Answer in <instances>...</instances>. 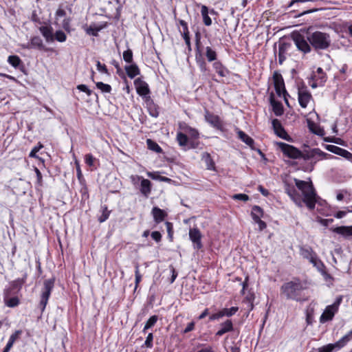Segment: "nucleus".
Returning <instances> with one entry per match:
<instances>
[{"label": "nucleus", "instance_id": "31", "mask_svg": "<svg viewBox=\"0 0 352 352\" xmlns=\"http://www.w3.org/2000/svg\"><path fill=\"white\" fill-rule=\"evenodd\" d=\"M202 160L204 162L206 168L210 170H215V164L212 159L211 155L208 153H204L202 154Z\"/></svg>", "mask_w": 352, "mask_h": 352}, {"label": "nucleus", "instance_id": "21", "mask_svg": "<svg viewBox=\"0 0 352 352\" xmlns=\"http://www.w3.org/2000/svg\"><path fill=\"white\" fill-rule=\"evenodd\" d=\"M201 52L204 57L206 56L208 62H213L217 59V52L210 46L204 47L201 45Z\"/></svg>", "mask_w": 352, "mask_h": 352}, {"label": "nucleus", "instance_id": "53", "mask_svg": "<svg viewBox=\"0 0 352 352\" xmlns=\"http://www.w3.org/2000/svg\"><path fill=\"white\" fill-rule=\"evenodd\" d=\"M43 147V146L41 144V143H38V145L35 146L32 149V151H30V154H29V157H34V158H37L38 156L36 155V153L39 151V150L41 148H42Z\"/></svg>", "mask_w": 352, "mask_h": 352}, {"label": "nucleus", "instance_id": "25", "mask_svg": "<svg viewBox=\"0 0 352 352\" xmlns=\"http://www.w3.org/2000/svg\"><path fill=\"white\" fill-rule=\"evenodd\" d=\"M335 233L340 234L345 238L352 236V226H338L331 229Z\"/></svg>", "mask_w": 352, "mask_h": 352}, {"label": "nucleus", "instance_id": "8", "mask_svg": "<svg viewBox=\"0 0 352 352\" xmlns=\"http://www.w3.org/2000/svg\"><path fill=\"white\" fill-rule=\"evenodd\" d=\"M273 80L276 94L279 97L283 96L286 104L289 106V102L287 100L289 94L285 89V82L282 75L278 72H274L273 74Z\"/></svg>", "mask_w": 352, "mask_h": 352}, {"label": "nucleus", "instance_id": "16", "mask_svg": "<svg viewBox=\"0 0 352 352\" xmlns=\"http://www.w3.org/2000/svg\"><path fill=\"white\" fill-rule=\"evenodd\" d=\"M273 129L275 133L280 138L285 140H290L291 138L287 134L285 129L283 127L280 121L277 119H274L272 122Z\"/></svg>", "mask_w": 352, "mask_h": 352}, {"label": "nucleus", "instance_id": "1", "mask_svg": "<svg viewBox=\"0 0 352 352\" xmlns=\"http://www.w3.org/2000/svg\"><path fill=\"white\" fill-rule=\"evenodd\" d=\"M294 182L301 192L302 198L297 192L294 183L288 180L283 182L285 192L298 206L301 207L302 203H305L309 210L314 209L318 197L311 182H305L294 178Z\"/></svg>", "mask_w": 352, "mask_h": 352}, {"label": "nucleus", "instance_id": "30", "mask_svg": "<svg viewBox=\"0 0 352 352\" xmlns=\"http://www.w3.org/2000/svg\"><path fill=\"white\" fill-rule=\"evenodd\" d=\"M124 69L126 72L127 76L133 79L140 73V69L135 63H132L129 65H126Z\"/></svg>", "mask_w": 352, "mask_h": 352}, {"label": "nucleus", "instance_id": "64", "mask_svg": "<svg viewBox=\"0 0 352 352\" xmlns=\"http://www.w3.org/2000/svg\"><path fill=\"white\" fill-rule=\"evenodd\" d=\"M197 352H214L212 347L211 346H208L204 348L201 349Z\"/></svg>", "mask_w": 352, "mask_h": 352}, {"label": "nucleus", "instance_id": "45", "mask_svg": "<svg viewBox=\"0 0 352 352\" xmlns=\"http://www.w3.org/2000/svg\"><path fill=\"white\" fill-rule=\"evenodd\" d=\"M96 85L102 93H110L112 89L111 85L103 83L102 82H98L96 83Z\"/></svg>", "mask_w": 352, "mask_h": 352}, {"label": "nucleus", "instance_id": "61", "mask_svg": "<svg viewBox=\"0 0 352 352\" xmlns=\"http://www.w3.org/2000/svg\"><path fill=\"white\" fill-rule=\"evenodd\" d=\"M311 154H312L311 155L312 156L318 155V157H324L326 155H327V153L322 152L319 148H314V149H313L312 151H311Z\"/></svg>", "mask_w": 352, "mask_h": 352}, {"label": "nucleus", "instance_id": "57", "mask_svg": "<svg viewBox=\"0 0 352 352\" xmlns=\"http://www.w3.org/2000/svg\"><path fill=\"white\" fill-rule=\"evenodd\" d=\"M179 23L182 28V31H180L182 34L184 35V34H189L187 23L182 19L179 21Z\"/></svg>", "mask_w": 352, "mask_h": 352}, {"label": "nucleus", "instance_id": "39", "mask_svg": "<svg viewBox=\"0 0 352 352\" xmlns=\"http://www.w3.org/2000/svg\"><path fill=\"white\" fill-rule=\"evenodd\" d=\"M263 214V209L258 206H254L252 209L251 215L254 221L260 219Z\"/></svg>", "mask_w": 352, "mask_h": 352}, {"label": "nucleus", "instance_id": "19", "mask_svg": "<svg viewBox=\"0 0 352 352\" xmlns=\"http://www.w3.org/2000/svg\"><path fill=\"white\" fill-rule=\"evenodd\" d=\"M233 330L234 327L232 321L228 319L224 322L220 324L219 329L217 331L216 336L220 337L226 333L232 331Z\"/></svg>", "mask_w": 352, "mask_h": 352}, {"label": "nucleus", "instance_id": "20", "mask_svg": "<svg viewBox=\"0 0 352 352\" xmlns=\"http://www.w3.org/2000/svg\"><path fill=\"white\" fill-rule=\"evenodd\" d=\"M27 278L28 274L25 272L21 278L10 281L9 283V286L11 287V289L19 292L21 290L23 285L25 283Z\"/></svg>", "mask_w": 352, "mask_h": 352}, {"label": "nucleus", "instance_id": "28", "mask_svg": "<svg viewBox=\"0 0 352 352\" xmlns=\"http://www.w3.org/2000/svg\"><path fill=\"white\" fill-rule=\"evenodd\" d=\"M212 67L221 77H226L229 74L228 69L220 61L214 60L212 63Z\"/></svg>", "mask_w": 352, "mask_h": 352}, {"label": "nucleus", "instance_id": "35", "mask_svg": "<svg viewBox=\"0 0 352 352\" xmlns=\"http://www.w3.org/2000/svg\"><path fill=\"white\" fill-rule=\"evenodd\" d=\"M8 62L14 68H19L23 66V62L21 58L16 55H11L8 58Z\"/></svg>", "mask_w": 352, "mask_h": 352}, {"label": "nucleus", "instance_id": "41", "mask_svg": "<svg viewBox=\"0 0 352 352\" xmlns=\"http://www.w3.org/2000/svg\"><path fill=\"white\" fill-rule=\"evenodd\" d=\"M157 320H158L157 316L153 315V316H151L148 318V320L146 321V322L143 328L142 332L144 333H145L148 329L152 328L156 324Z\"/></svg>", "mask_w": 352, "mask_h": 352}, {"label": "nucleus", "instance_id": "50", "mask_svg": "<svg viewBox=\"0 0 352 352\" xmlns=\"http://www.w3.org/2000/svg\"><path fill=\"white\" fill-rule=\"evenodd\" d=\"M54 38L58 42L62 43V42H64L66 41L67 36L63 31L58 30L56 32L55 34L54 35Z\"/></svg>", "mask_w": 352, "mask_h": 352}, {"label": "nucleus", "instance_id": "11", "mask_svg": "<svg viewBox=\"0 0 352 352\" xmlns=\"http://www.w3.org/2000/svg\"><path fill=\"white\" fill-rule=\"evenodd\" d=\"M340 300L341 299H339L332 305H328L325 308L324 312L320 317V322L321 323H325L326 322L330 321L333 319L335 314L338 310V307L340 303Z\"/></svg>", "mask_w": 352, "mask_h": 352}, {"label": "nucleus", "instance_id": "40", "mask_svg": "<svg viewBox=\"0 0 352 352\" xmlns=\"http://www.w3.org/2000/svg\"><path fill=\"white\" fill-rule=\"evenodd\" d=\"M146 144H147V147H148V148L149 150L155 151L157 153H162V148L155 141H153V140H152L151 139H147L146 140Z\"/></svg>", "mask_w": 352, "mask_h": 352}, {"label": "nucleus", "instance_id": "3", "mask_svg": "<svg viewBox=\"0 0 352 352\" xmlns=\"http://www.w3.org/2000/svg\"><path fill=\"white\" fill-rule=\"evenodd\" d=\"M310 45L315 50H325L331 45V40L329 34L316 31L307 35Z\"/></svg>", "mask_w": 352, "mask_h": 352}, {"label": "nucleus", "instance_id": "32", "mask_svg": "<svg viewBox=\"0 0 352 352\" xmlns=\"http://www.w3.org/2000/svg\"><path fill=\"white\" fill-rule=\"evenodd\" d=\"M323 275L327 274L325 271V265L321 261L320 259L318 258L317 255L314 256V258L309 261Z\"/></svg>", "mask_w": 352, "mask_h": 352}, {"label": "nucleus", "instance_id": "36", "mask_svg": "<svg viewBox=\"0 0 352 352\" xmlns=\"http://www.w3.org/2000/svg\"><path fill=\"white\" fill-rule=\"evenodd\" d=\"M101 214L98 217V220L100 223H103L109 217L111 210H108L106 205L101 206L100 208Z\"/></svg>", "mask_w": 352, "mask_h": 352}, {"label": "nucleus", "instance_id": "23", "mask_svg": "<svg viewBox=\"0 0 352 352\" xmlns=\"http://www.w3.org/2000/svg\"><path fill=\"white\" fill-rule=\"evenodd\" d=\"M39 30L47 42H52L54 40L53 28L50 25L41 26Z\"/></svg>", "mask_w": 352, "mask_h": 352}, {"label": "nucleus", "instance_id": "13", "mask_svg": "<svg viewBox=\"0 0 352 352\" xmlns=\"http://www.w3.org/2000/svg\"><path fill=\"white\" fill-rule=\"evenodd\" d=\"M205 120L212 127L222 131L223 130V123L221 120L220 118L210 113L209 111L206 110L204 114Z\"/></svg>", "mask_w": 352, "mask_h": 352}, {"label": "nucleus", "instance_id": "12", "mask_svg": "<svg viewBox=\"0 0 352 352\" xmlns=\"http://www.w3.org/2000/svg\"><path fill=\"white\" fill-rule=\"evenodd\" d=\"M298 99L302 108H306L311 99H312L311 94L304 85L298 89Z\"/></svg>", "mask_w": 352, "mask_h": 352}, {"label": "nucleus", "instance_id": "55", "mask_svg": "<svg viewBox=\"0 0 352 352\" xmlns=\"http://www.w3.org/2000/svg\"><path fill=\"white\" fill-rule=\"evenodd\" d=\"M96 67L99 72L109 75L106 65L104 64H102L99 60L96 61Z\"/></svg>", "mask_w": 352, "mask_h": 352}, {"label": "nucleus", "instance_id": "37", "mask_svg": "<svg viewBox=\"0 0 352 352\" xmlns=\"http://www.w3.org/2000/svg\"><path fill=\"white\" fill-rule=\"evenodd\" d=\"M201 13L204 24L206 26H210L212 24V20L208 16V8L206 6H201Z\"/></svg>", "mask_w": 352, "mask_h": 352}, {"label": "nucleus", "instance_id": "60", "mask_svg": "<svg viewBox=\"0 0 352 352\" xmlns=\"http://www.w3.org/2000/svg\"><path fill=\"white\" fill-rule=\"evenodd\" d=\"M151 236L153 240L159 243L162 240V234L158 231H153L151 232Z\"/></svg>", "mask_w": 352, "mask_h": 352}, {"label": "nucleus", "instance_id": "54", "mask_svg": "<svg viewBox=\"0 0 352 352\" xmlns=\"http://www.w3.org/2000/svg\"><path fill=\"white\" fill-rule=\"evenodd\" d=\"M224 317V314H223V309L219 310L218 312L217 313H214L212 315L210 316L209 317V320L210 321H212V320H219L220 318Z\"/></svg>", "mask_w": 352, "mask_h": 352}, {"label": "nucleus", "instance_id": "43", "mask_svg": "<svg viewBox=\"0 0 352 352\" xmlns=\"http://www.w3.org/2000/svg\"><path fill=\"white\" fill-rule=\"evenodd\" d=\"M148 111L151 116L153 118H157L159 116V108L153 102L148 104Z\"/></svg>", "mask_w": 352, "mask_h": 352}, {"label": "nucleus", "instance_id": "52", "mask_svg": "<svg viewBox=\"0 0 352 352\" xmlns=\"http://www.w3.org/2000/svg\"><path fill=\"white\" fill-rule=\"evenodd\" d=\"M135 289H136L138 286V285H139V283H140V281L142 280V275L140 273L139 265L138 264L135 265Z\"/></svg>", "mask_w": 352, "mask_h": 352}, {"label": "nucleus", "instance_id": "59", "mask_svg": "<svg viewBox=\"0 0 352 352\" xmlns=\"http://www.w3.org/2000/svg\"><path fill=\"white\" fill-rule=\"evenodd\" d=\"M233 199H234L243 201H248L249 199V197H248V195H247L245 194L240 193V194H235V195H233Z\"/></svg>", "mask_w": 352, "mask_h": 352}, {"label": "nucleus", "instance_id": "18", "mask_svg": "<svg viewBox=\"0 0 352 352\" xmlns=\"http://www.w3.org/2000/svg\"><path fill=\"white\" fill-rule=\"evenodd\" d=\"M270 102L272 107V110L276 116H280L283 114V106L279 101H276L274 98V94L272 92L270 95Z\"/></svg>", "mask_w": 352, "mask_h": 352}, {"label": "nucleus", "instance_id": "22", "mask_svg": "<svg viewBox=\"0 0 352 352\" xmlns=\"http://www.w3.org/2000/svg\"><path fill=\"white\" fill-rule=\"evenodd\" d=\"M290 45L289 43L282 42L280 43L278 45V63L280 65H282L283 62L286 59L285 54H287V50L289 48Z\"/></svg>", "mask_w": 352, "mask_h": 352}, {"label": "nucleus", "instance_id": "42", "mask_svg": "<svg viewBox=\"0 0 352 352\" xmlns=\"http://www.w3.org/2000/svg\"><path fill=\"white\" fill-rule=\"evenodd\" d=\"M32 48L43 50L44 47L42 39L39 36H34L30 40Z\"/></svg>", "mask_w": 352, "mask_h": 352}, {"label": "nucleus", "instance_id": "17", "mask_svg": "<svg viewBox=\"0 0 352 352\" xmlns=\"http://www.w3.org/2000/svg\"><path fill=\"white\" fill-rule=\"evenodd\" d=\"M327 148L330 152L342 156L349 161L352 162V153L347 150L334 145H328Z\"/></svg>", "mask_w": 352, "mask_h": 352}, {"label": "nucleus", "instance_id": "14", "mask_svg": "<svg viewBox=\"0 0 352 352\" xmlns=\"http://www.w3.org/2000/svg\"><path fill=\"white\" fill-rule=\"evenodd\" d=\"M201 233L197 228H190L189 230V238L193 243L195 249L200 250L202 247Z\"/></svg>", "mask_w": 352, "mask_h": 352}, {"label": "nucleus", "instance_id": "58", "mask_svg": "<svg viewBox=\"0 0 352 352\" xmlns=\"http://www.w3.org/2000/svg\"><path fill=\"white\" fill-rule=\"evenodd\" d=\"M165 225H166V230H167V232H168V236L170 240H172V239H173V224L170 222L166 221L165 223Z\"/></svg>", "mask_w": 352, "mask_h": 352}, {"label": "nucleus", "instance_id": "10", "mask_svg": "<svg viewBox=\"0 0 352 352\" xmlns=\"http://www.w3.org/2000/svg\"><path fill=\"white\" fill-rule=\"evenodd\" d=\"M292 38L298 50L305 54L311 52V46L309 42H307V37L305 38V36L300 33L294 32L292 34Z\"/></svg>", "mask_w": 352, "mask_h": 352}, {"label": "nucleus", "instance_id": "26", "mask_svg": "<svg viewBox=\"0 0 352 352\" xmlns=\"http://www.w3.org/2000/svg\"><path fill=\"white\" fill-rule=\"evenodd\" d=\"M310 80L314 81H320V85H322L327 80L326 74L321 67H318L316 72L311 76Z\"/></svg>", "mask_w": 352, "mask_h": 352}, {"label": "nucleus", "instance_id": "44", "mask_svg": "<svg viewBox=\"0 0 352 352\" xmlns=\"http://www.w3.org/2000/svg\"><path fill=\"white\" fill-rule=\"evenodd\" d=\"M177 140L178 144L181 146H185L187 145L188 138V136L182 132H178L177 134Z\"/></svg>", "mask_w": 352, "mask_h": 352}, {"label": "nucleus", "instance_id": "51", "mask_svg": "<svg viewBox=\"0 0 352 352\" xmlns=\"http://www.w3.org/2000/svg\"><path fill=\"white\" fill-rule=\"evenodd\" d=\"M96 161V158L93 156L92 154L88 153L85 156V162L87 165L90 167H92L94 164V162Z\"/></svg>", "mask_w": 352, "mask_h": 352}, {"label": "nucleus", "instance_id": "9", "mask_svg": "<svg viewBox=\"0 0 352 352\" xmlns=\"http://www.w3.org/2000/svg\"><path fill=\"white\" fill-rule=\"evenodd\" d=\"M352 338V329L341 339L333 344H329L318 349L319 352H333L344 346Z\"/></svg>", "mask_w": 352, "mask_h": 352}, {"label": "nucleus", "instance_id": "62", "mask_svg": "<svg viewBox=\"0 0 352 352\" xmlns=\"http://www.w3.org/2000/svg\"><path fill=\"white\" fill-rule=\"evenodd\" d=\"M195 329V322H189L186 327L183 330V333H187Z\"/></svg>", "mask_w": 352, "mask_h": 352}, {"label": "nucleus", "instance_id": "47", "mask_svg": "<svg viewBox=\"0 0 352 352\" xmlns=\"http://www.w3.org/2000/svg\"><path fill=\"white\" fill-rule=\"evenodd\" d=\"M239 310L238 307H232L230 308H223V314L224 316L226 317H231L234 316Z\"/></svg>", "mask_w": 352, "mask_h": 352}, {"label": "nucleus", "instance_id": "6", "mask_svg": "<svg viewBox=\"0 0 352 352\" xmlns=\"http://www.w3.org/2000/svg\"><path fill=\"white\" fill-rule=\"evenodd\" d=\"M195 60L196 63L198 65L200 72L202 73V75L205 77H207L208 75L209 69L207 66V63L204 58V54L201 52V43L200 41V38L199 34H196V43H195Z\"/></svg>", "mask_w": 352, "mask_h": 352}, {"label": "nucleus", "instance_id": "56", "mask_svg": "<svg viewBox=\"0 0 352 352\" xmlns=\"http://www.w3.org/2000/svg\"><path fill=\"white\" fill-rule=\"evenodd\" d=\"M77 89L80 91L86 93L88 96H91L92 94V91L85 85H79L77 86Z\"/></svg>", "mask_w": 352, "mask_h": 352}, {"label": "nucleus", "instance_id": "49", "mask_svg": "<svg viewBox=\"0 0 352 352\" xmlns=\"http://www.w3.org/2000/svg\"><path fill=\"white\" fill-rule=\"evenodd\" d=\"M153 333H149L146 338V340H145L144 344L142 345V347L151 349L153 346Z\"/></svg>", "mask_w": 352, "mask_h": 352}, {"label": "nucleus", "instance_id": "63", "mask_svg": "<svg viewBox=\"0 0 352 352\" xmlns=\"http://www.w3.org/2000/svg\"><path fill=\"white\" fill-rule=\"evenodd\" d=\"M182 36L185 41V43L188 46V50L190 51L191 50V45H190V38L189 36V34H184V35H182Z\"/></svg>", "mask_w": 352, "mask_h": 352}, {"label": "nucleus", "instance_id": "38", "mask_svg": "<svg viewBox=\"0 0 352 352\" xmlns=\"http://www.w3.org/2000/svg\"><path fill=\"white\" fill-rule=\"evenodd\" d=\"M22 334L21 330H16L14 333H13L9 338L8 342L6 346L7 349H10L14 342L19 338L20 336Z\"/></svg>", "mask_w": 352, "mask_h": 352}, {"label": "nucleus", "instance_id": "24", "mask_svg": "<svg viewBox=\"0 0 352 352\" xmlns=\"http://www.w3.org/2000/svg\"><path fill=\"white\" fill-rule=\"evenodd\" d=\"M151 213L156 223L163 221L167 215L164 210L158 207H153Z\"/></svg>", "mask_w": 352, "mask_h": 352}, {"label": "nucleus", "instance_id": "2", "mask_svg": "<svg viewBox=\"0 0 352 352\" xmlns=\"http://www.w3.org/2000/svg\"><path fill=\"white\" fill-rule=\"evenodd\" d=\"M305 289L302 282L299 278H294L284 283L280 287V292L287 299L300 301L301 293Z\"/></svg>", "mask_w": 352, "mask_h": 352}, {"label": "nucleus", "instance_id": "34", "mask_svg": "<svg viewBox=\"0 0 352 352\" xmlns=\"http://www.w3.org/2000/svg\"><path fill=\"white\" fill-rule=\"evenodd\" d=\"M237 134H238L239 138L242 142L245 143L247 145H248L250 147H252L254 145V140L251 137H250L248 135H247L245 132L239 130L237 132Z\"/></svg>", "mask_w": 352, "mask_h": 352}, {"label": "nucleus", "instance_id": "15", "mask_svg": "<svg viewBox=\"0 0 352 352\" xmlns=\"http://www.w3.org/2000/svg\"><path fill=\"white\" fill-rule=\"evenodd\" d=\"M134 85L138 94L140 96H146L150 94L151 91L148 85L140 78H138L134 80Z\"/></svg>", "mask_w": 352, "mask_h": 352}, {"label": "nucleus", "instance_id": "29", "mask_svg": "<svg viewBox=\"0 0 352 352\" xmlns=\"http://www.w3.org/2000/svg\"><path fill=\"white\" fill-rule=\"evenodd\" d=\"M300 255L309 261L314 258V256H316L317 254L312 250L311 247L309 246H303L300 248Z\"/></svg>", "mask_w": 352, "mask_h": 352}, {"label": "nucleus", "instance_id": "5", "mask_svg": "<svg viewBox=\"0 0 352 352\" xmlns=\"http://www.w3.org/2000/svg\"><path fill=\"white\" fill-rule=\"evenodd\" d=\"M55 283V278L52 277L51 278L45 280L43 282V285L41 290V300L39 303V307L41 309V312H43L46 305L48 302V300L50 297L52 291L54 289Z\"/></svg>", "mask_w": 352, "mask_h": 352}, {"label": "nucleus", "instance_id": "46", "mask_svg": "<svg viewBox=\"0 0 352 352\" xmlns=\"http://www.w3.org/2000/svg\"><path fill=\"white\" fill-rule=\"evenodd\" d=\"M18 293H19L18 292H16V290H14L13 289H11V287H10L8 285L3 289V298H7L9 296L12 297L14 296H17Z\"/></svg>", "mask_w": 352, "mask_h": 352}, {"label": "nucleus", "instance_id": "4", "mask_svg": "<svg viewBox=\"0 0 352 352\" xmlns=\"http://www.w3.org/2000/svg\"><path fill=\"white\" fill-rule=\"evenodd\" d=\"M130 180L132 184L140 190L144 197L148 198L149 197L152 190V183L150 180L138 175H131Z\"/></svg>", "mask_w": 352, "mask_h": 352}, {"label": "nucleus", "instance_id": "48", "mask_svg": "<svg viewBox=\"0 0 352 352\" xmlns=\"http://www.w3.org/2000/svg\"><path fill=\"white\" fill-rule=\"evenodd\" d=\"M123 59L127 63H133V52L131 50L128 49L123 52Z\"/></svg>", "mask_w": 352, "mask_h": 352}, {"label": "nucleus", "instance_id": "7", "mask_svg": "<svg viewBox=\"0 0 352 352\" xmlns=\"http://www.w3.org/2000/svg\"><path fill=\"white\" fill-rule=\"evenodd\" d=\"M276 144L285 157L294 160L300 159L302 157L301 151L292 145L282 142H277Z\"/></svg>", "mask_w": 352, "mask_h": 352}, {"label": "nucleus", "instance_id": "27", "mask_svg": "<svg viewBox=\"0 0 352 352\" xmlns=\"http://www.w3.org/2000/svg\"><path fill=\"white\" fill-rule=\"evenodd\" d=\"M179 128L182 130H183L186 133H187L191 138H192V139L199 138V131L196 129L188 126L186 123L180 124Z\"/></svg>", "mask_w": 352, "mask_h": 352}, {"label": "nucleus", "instance_id": "33", "mask_svg": "<svg viewBox=\"0 0 352 352\" xmlns=\"http://www.w3.org/2000/svg\"><path fill=\"white\" fill-rule=\"evenodd\" d=\"M4 304L10 308L17 307L20 303V300L17 296H9L7 298H3Z\"/></svg>", "mask_w": 352, "mask_h": 352}]
</instances>
